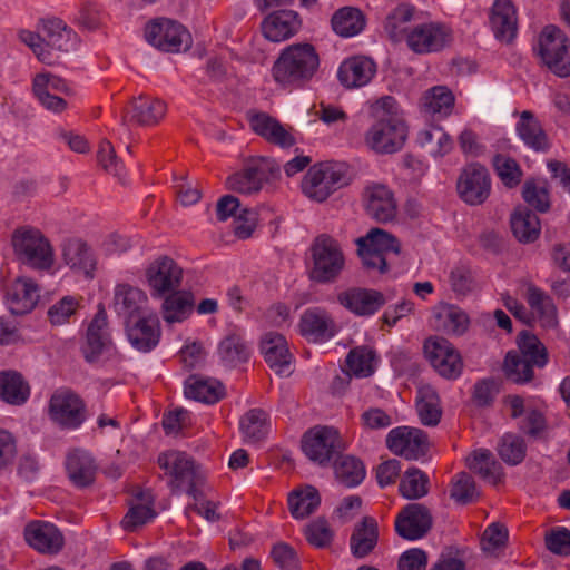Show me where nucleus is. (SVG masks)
<instances>
[{"mask_svg": "<svg viewBox=\"0 0 570 570\" xmlns=\"http://www.w3.org/2000/svg\"><path fill=\"white\" fill-rule=\"evenodd\" d=\"M518 351L507 353L503 362L505 377L517 384L533 380L534 368H542L549 361L544 344L532 333L522 331L517 340Z\"/></svg>", "mask_w": 570, "mask_h": 570, "instance_id": "nucleus-1", "label": "nucleus"}, {"mask_svg": "<svg viewBox=\"0 0 570 570\" xmlns=\"http://www.w3.org/2000/svg\"><path fill=\"white\" fill-rule=\"evenodd\" d=\"M363 267L372 274L384 275L393 258L401 254V243L391 233L375 227L355 240Z\"/></svg>", "mask_w": 570, "mask_h": 570, "instance_id": "nucleus-2", "label": "nucleus"}, {"mask_svg": "<svg viewBox=\"0 0 570 570\" xmlns=\"http://www.w3.org/2000/svg\"><path fill=\"white\" fill-rule=\"evenodd\" d=\"M533 52L542 67L559 78L570 77V38L554 24L540 31Z\"/></svg>", "mask_w": 570, "mask_h": 570, "instance_id": "nucleus-3", "label": "nucleus"}, {"mask_svg": "<svg viewBox=\"0 0 570 570\" xmlns=\"http://www.w3.org/2000/svg\"><path fill=\"white\" fill-rule=\"evenodd\" d=\"M11 244L14 255L23 265L38 271H48L53 266V247L38 228H17L12 234Z\"/></svg>", "mask_w": 570, "mask_h": 570, "instance_id": "nucleus-4", "label": "nucleus"}, {"mask_svg": "<svg viewBox=\"0 0 570 570\" xmlns=\"http://www.w3.org/2000/svg\"><path fill=\"white\" fill-rule=\"evenodd\" d=\"M348 185L344 164L324 161L312 166L302 180L304 194L316 200H326L334 191Z\"/></svg>", "mask_w": 570, "mask_h": 570, "instance_id": "nucleus-5", "label": "nucleus"}, {"mask_svg": "<svg viewBox=\"0 0 570 570\" xmlns=\"http://www.w3.org/2000/svg\"><path fill=\"white\" fill-rule=\"evenodd\" d=\"M47 415L61 430L75 431L87 420L85 401L69 389H57L49 397Z\"/></svg>", "mask_w": 570, "mask_h": 570, "instance_id": "nucleus-6", "label": "nucleus"}, {"mask_svg": "<svg viewBox=\"0 0 570 570\" xmlns=\"http://www.w3.org/2000/svg\"><path fill=\"white\" fill-rule=\"evenodd\" d=\"M281 175V167L275 159L269 157H256L250 159L239 171L229 175L226 179L227 189L253 195L258 193L264 183L273 180Z\"/></svg>", "mask_w": 570, "mask_h": 570, "instance_id": "nucleus-7", "label": "nucleus"}, {"mask_svg": "<svg viewBox=\"0 0 570 570\" xmlns=\"http://www.w3.org/2000/svg\"><path fill=\"white\" fill-rule=\"evenodd\" d=\"M313 268L311 276L320 283L334 281L343 271L345 259L340 244L327 234L318 235L311 247Z\"/></svg>", "mask_w": 570, "mask_h": 570, "instance_id": "nucleus-8", "label": "nucleus"}, {"mask_svg": "<svg viewBox=\"0 0 570 570\" xmlns=\"http://www.w3.org/2000/svg\"><path fill=\"white\" fill-rule=\"evenodd\" d=\"M302 449L309 460L327 465L344 449V442L337 429L316 425L303 435Z\"/></svg>", "mask_w": 570, "mask_h": 570, "instance_id": "nucleus-9", "label": "nucleus"}, {"mask_svg": "<svg viewBox=\"0 0 570 570\" xmlns=\"http://www.w3.org/2000/svg\"><path fill=\"white\" fill-rule=\"evenodd\" d=\"M145 39L153 47L165 52L177 53L193 45L190 32L170 19H157L145 28Z\"/></svg>", "mask_w": 570, "mask_h": 570, "instance_id": "nucleus-10", "label": "nucleus"}, {"mask_svg": "<svg viewBox=\"0 0 570 570\" xmlns=\"http://www.w3.org/2000/svg\"><path fill=\"white\" fill-rule=\"evenodd\" d=\"M492 179L488 168L480 163L466 164L456 179L459 198L470 206L484 204L491 195Z\"/></svg>", "mask_w": 570, "mask_h": 570, "instance_id": "nucleus-11", "label": "nucleus"}, {"mask_svg": "<svg viewBox=\"0 0 570 570\" xmlns=\"http://www.w3.org/2000/svg\"><path fill=\"white\" fill-rule=\"evenodd\" d=\"M423 351L434 371L446 380H456L463 371V360L455 346L444 337L430 336Z\"/></svg>", "mask_w": 570, "mask_h": 570, "instance_id": "nucleus-12", "label": "nucleus"}, {"mask_svg": "<svg viewBox=\"0 0 570 570\" xmlns=\"http://www.w3.org/2000/svg\"><path fill=\"white\" fill-rule=\"evenodd\" d=\"M407 47L415 53L440 52L453 41V31L442 22H424L413 27L406 35Z\"/></svg>", "mask_w": 570, "mask_h": 570, "instance_id": "nucleus-13", "label": "nucleus"}, {"mask_svg": "<svg viewBox=\"0 0 570 570\" xmlns=\"http://www.w3.org/2000/svg\"><path fill=\"white\" fill-rule=\"evenodd\" d=\"M82 353L89 363H105L117 356L108 328L107 314L102 308L88 325Z\"/></svg>", "mask_w": 570, "mask_h": 570, "instance_id": "nucleus-14", "label": "nucleus"}, {"mask_svg": "<svg viewBox=\"0 0 570 570\" xmlns=\"http://www.w3.org/2000/svg\"><path fill=\"white\" fill-rule=\"evenodd\" d=\"M158 464L170 478L174 490H185L196 498L197 471L194 460L185 452L170 450L159 454Z\"/></svg>", "mask_w": 570, "mask_h": 570, "instance_id": "nucleus-15", "label": "nucleus"}, {"mask_svg": "<svg viewBox=\"0 0 570 570\" xmlns=\"http://www.w3.org/2000/svg\"><path fill=\"white\" fill-rule=\"evenodd\" d=\"M407 138V126L404 119L375 120L365 134V144L377 154L399 151Z\"/></svg>", "mask_w": 570, "mask_h": 570, "instance_id": "nucleus-16", "label": "nucleus"}, {"mask_svg": "<svg viewBox=\"0 0 570 570\" xmlns=\"http://www.w3.org/2000/svg\"><path fill=\"white\" fill-rule=\"evenodd\" d=\"M146 282L151 296L163 298L180 287L183 268L173 258L160 256L147 267Z\"/></svg>", "mask_w": 570, "mask_h": 570, "instance_id": "nucleus-17", "label": "nucleus"}, {"mask_svg": "<svg viewBox=\"0 0 570 570\" xmlns=\"http://www.w3.org/2000/svg\"><path fill=\"white\" fill-rule=\"evenodd\" d=\"M386 445L396 455L406 460H417L426 454L429 438L417 428L397 426L389 432Z\"/></svg>", "mask_w": 570, "mask_h": 570, "instance_id": "nucleus-18", "label": "nucleus"}, {"mask_svg": "<svg viewBox=\"0 0 570 570\" xmlns=\"http://www.w3.org/2000/svg\"><path fill=\"white\" fill-rule=\"evenodd\" d=\"M320 66V57L309 42L287 46V81L304 83L313 78Z\"/></svg>", "mask_w": 570, "mask_h": 570, "instance_id": "nucleus-19", "label": "nucleus"}, {"mask_svg": "<svg viewBox=\"0 0 570 570\" xmlns=\"http://www.w3.org/2000/svg\"><path fill=\"white\" fill-rule=\"evenodd\" d=\"M519 293L530 307L532 320L538 318L543 328H556L559 325L558 309L552 298L531 281L519 283Z\"/></svg>", "mask_w": 570, "mask_h": 570, "instance_id": "nucleus-20", "label": "nucleus"}, {"mask_svg": "<svg viewBox=\"0 0 570 570\" xmlns=\"http://www.w3.org/2000/svg\"><path fill=\"white\" fill-rule=\"evenodd\" d=\"M362 199L366 214L375 222L386 224L396 218L397 203L387 186L376 183L367 185Z\"/></svg>", "mask_w": 570, "mask_h": 570, "instance_id": "nucleus-21", "label": "nucleus"}, {"mask_svg": "<svg viewBox=\"0 0 570 570\" xmlns=\"http://www.w3.org/2000/svg\"><path fill=\"white\" fill-rule=\"evenodd\" d=\"M433 518L429 508L421 503L405 505L395 518L396 533L406 540H419L432 528Z\"/></svg>", "mask_w": 570, "mask_h": 570, "instance_id": "nucleus-22", "label": "nucleus"}, {"mask_svg": "<svg viewBox=\"0 0 570 570\" xmlns=\"http://www.w3.org/2000/svg\"><path fill=\"white\" fill-rule=\"evenodd\" d=\"M33 94L39 102L48 110L60 112L67 104L59 95L67 91L68 87L63 79L55 75L43 72L33 78Z\"/></svg>", "mask_w": 570, "mask_h": 570, "instance_id": "nucleus-23", "label": "nucleus"}, {"mask_svg": "<svg viewBox=\"0 0 570 570\" xmlns=\"http://www.w3.org/2000/svg\"><path fill=\"white\" fill-rule=\"evenodd\" d=\"M338 303L358 316H368L385 305L383 293L376 289L350 288L337 295Z\"/></svg>", "mask_w": 570, "mask_h": 570, "instance_id": "nucleus-24", "label": "nucleus"}, {"mask_svg": "<svg viewBox=\"0 0 570 570\" xmlns=\"http://www.w3.org/2000/svg\"><path fill=\"white\" fill-rule=\"evenodd\" d=\"M376 73V63L365 56L346 58L340 66L337 78L348 89L367 85Z\"/></svg>", "mask_w": 570, "mask_h": 570, "instance_id": "nucleus-25", "label": "nucleus"}, {"mask_svg": "<svg viewBox=\"0 0 570 570\" xmlns=\"http://www.w3.org/2000/svg\"><path fill=\"white\" fill-rule=\"evenodd\" d=\"M24 538L30 547L41 553H57L63 546V537L50 522L32 521L24 529Z\"/></svg>", "mask_w": 570, "mask_h": 570, "instance_id": "nucleus-26", "label": "nucleus"}, {"mask_svg": "<svg viewBox=\"0 0 570 570\" xmlns=\"http://www.w3.org/2000/svg\"><path fill=\"white\" fill-rule=\"evenodd\" d=\"M39 287L30 278L19 277L7 289L6 301L12 314L30 313L38 303Z\"/></svg>", "mask_w": 570, "mask_h": 570, "instance_id": "nucleus-27", "label": "nucleus"}, {"mask_svg": "<svg viewBox=\"0 0 570 570\" xmlns=\"http://www.w3.org/2000/svg\"><path fill=\"white\" fill-rule=\"evenodd\" d=\"M148 306L146 293L130 284H118L114 291V308L118 315L128 321L145 314Z\"/></svg>", "mask_w": 570, "mask_h": 570, "instance_id": "nucleus-28", "label": "nucleus"}, {"mask_svg": "<svg viewBox=\"0 0 570 570\" xmlns=\"http://www.w3.org/2000/svg\"><path fill=\"white\" fill-rule=\"evenodd\" d=\"M127 335L135 348L142 352L151 351L160 338L158 316L156 314H144L132 325L128 322Z\"/></svg>", "mask_w": 570, "mask_h": 570, "instance_id": "nucleus-29", "label": "nucleus"}, {"mask_svg": "<svg viewBox=\"0 0 570 570\" xmlns=\"http://www.w3.org/2000/svg\"><path fill=\"white\" fill-rule=\"evenodd\" d=\"M490 24L497 39L510 42L517 35V10L510 0H495L490 14Z\"/></svg>", "mask_w": 570, "mask_h": 570, "instance_id": "nucleus-30", "label": "nucleus"}, {"mask_svg": "<svg viewBox=\"0 0 570 570\" xmlns=\"http://www.w3.org/2000/svg\"><path fill=\"white\" fill-rule=\"evenodd\" d=\"M515 130L519 138L528 148L537 153H546L549 150L551 146L550 139L532 111L524 110L520 114Z\"/></svg>", "mask_w": 570, "mask_h": 570, "instance_id": "nucleus-31", "label": "nucleus"}, {"mask_svg": "<svg viewBox=\"0 0 570 570\" xmlns=\"http://www.w3.org/2000/svg\"><path fill=\"white\" fill-rule=\"evenodd\" d=\"M65 464L67 474L76 487L85 488L94 482L97 465L89 452L80 449L72 450L67 454Z\"/></svg>", "mask_w": 570, "mask_h": 570, "instance_id": "nucleus-32", "label": "nucleus"}, {"mask_svg": "<svg viewBox=\"0 0 570 570\" xmlns=\"http://www.w3.org/2000/svg\"><path fill=\"white\" fill-rule=\"evenodd\" d=\"M41 32L46 49L68 52L76 48L77 35L58 18L42 20Z\"/></svg>", "mask_w": 570, "mask_h": 570, "instance_id": "nucleus-33", "label": "nucleus"}, {"mask_svg": "<svg viewBox=\"0 0 570 570\" xmlns=\"http://www.w3.org/2000/svg\"><path fill=\"white\" fill-rule=\"evenodd\" d=\"M301 333L305 336H312L316 341H326L332 338L338 331V327L332 316L318 308L307 309L301 317Z\"/></svg>", "mask_w": 570, "mask_h": 570, "instance_id": "nucleus-34", "label": "nucleus"}, {"mask_svg": "<svg viewBox=\"0 0 570 570\" xmlns=\"http://www.w3.org/2000/svg\"><path fill=\"white\" fill-rule=\"evenodd\" d=\"M250 129L267 142L285 147V127L274 117L264 111L250 109L246 112Z\"/></svg>", "mask_w": 570, "mask_h": 570, "instance_id": "nucleus-35", "label": "nucleus"}, {"mask_svg": "<svg viewBox=\"0 0 570 570\" xmlns=\"http://www.w3.org/2000/svg\"><path fill=\"white\" fill-rule=\"evenodd\" d=\"M62 258L70 268L92 276L96 261L90 248L81 239H67L62 245Z\"/></svg>", "mask_w": 570, "mask_h": 570, "instance_id": "nucleus-36", "label": "nucleus"}, {"mask_svg": "<svg viewBox=\"0 0 570 570\" xmlns=\"http://www.w3.org/2000/svg\"><path fill=\"white\" fill-rule=\"evenodd\" d=\"M184 392L188 399L214 404L224 396L225 389L217 380L190 375L185 382Z\"/></svg>", "mask_w": 570, "mask_h": 570, "instance_id": "nucleus-37", "label": "nucleus"}, {"mask_svg": "<svg viewBox=\"0 0 570 570\" xmlns=\"http://www.w3.org/2000/svg\"><path fill=\"white\" fill-rule=\"evenodd\" d=\"M379 541V524L373 517H364L351 535V551L357 558L368 556Z\"/></svg>", "mask_w": 570, "mask_h": 570, "instance_id": "nucleus-38", "label": "nucleus"}, {"mask_svg": "<svg viewBox=\"0 0 570 570\" xmlns=\"http://www.w3.org/2000/svg\"><path fill=\"white\" fill-rule=\"evenodd\" d=\"M30 397V385L17 371L0 372V399L11 405H22Z\"/></svg>", "mask_w": 570, "mask_h": 570, "instance_id": "nucleus-39", "label": "nucleus"}, {"mask_svg": "<svg viewBox=\"0 0 570 570\" xmlns=\"http://www.w3.org/2000/svg\"><path fill=\"white\" fill-rule=\"evenodd\" d=\"M166 110V104L163 100L148 96H140L131 102L128 115L130 120L136 121L139 125L153 126L164 118Z\"/></svg>", "mask_w": 570, "mask_h": 570, "instance_id": "nucleus-40", "label": "nucleus"}, {"mask_svg": "<svg viewBox=\"0 0 570 570\" xmlns=\"http://www.w3.org/2000/svg\"><path fill=\"white\" fill-rule=\"evenodd\" d=\"M269 429L268 415L261 409L247 411L239 421V431L247 444L261 443L267 438Z\"/></svg>", "mask_w": 570, "mask_h": 570, "instance_id": "nucleus-41", "label": "nucleus"}, {"mask_svg": "<svg viewBox=\"0 0 570 570\" xmlns=\"http://www.w3.org/2000/svg\"><path fill=\"white\" fill-rule=\"evenodd\" d=\"M435 327L446 334L462 335L469 327V316L460 307L446 303L434 309Z\"/></svg>", "mask_w": 570, "mask_h": 570, "instance_id": "nucleus-42", "label": "nucleus"}, {"mask_svg": "<svg viewBox=\"0 0 570 570\" xmlns=\"http://www.w3.org/2000/svg\"><path fill=\"white\" fill-rule=\"evenodd\" d=\"M250 348L238 331L228 333L218 344V356L225 366L234 367L247 362Z\"/></svg>", "mask_w": 570, "mask_h": 570, "instance_id": "nucleus-43", "label": "nucleus"}, {"mask_svg": "<svg viewBox=\"0 0 570 570\" xmlns=\"http://www.w3.org/2000/svg\"><path fill=\"white\" fill-rule=\"evenodd\" d=\"M163 298V317L167 323L183 322L190 315L194 296L189 291L175 289Z\"/></svg>", "mask_w": 570, "mask_h": 570, "instance_id": "nucleus-44", "label": "nucleus"}, {"mask_svg": "<svg viewBox=\"0 0 570 570\" xmlns=\"http://www.w3.org/2000/svg\"><path fill=\"white\" fill-rule=\"evenodd\" d=\"M379 356L374 347L361 345L350 350L346 356L348 374L356 377H368L376 371Z\"/></svg>", "mask_w": 570, "mask_h": 570, "instance_id": "nucleus-45", "label": "nucleus"}, {"mask_svg": "<svg viewBox=\"0 0 570 570\" xmlns=\"http://www.w3.org/2000/svg\"><path fill=\"white\" fill-rule=\"evenodd\" d=\"M468 466L484 481L497 485L502 482L504 473L501 464L494 460L489 450H476L468 458Z\"/></svg>", "mask_w": 570, "mask_h": 570, "instance_id": "nucleus-46", "label": "nucleus"}, {"mask_svg": "<svg viewBox=\"0 0 570 570\" xmlns=\"http://www.w3.org/2000/svg\"><path fill=\"white\" fill-rule=\"evenodd\" d=\"M332 29L341 37L358 35L366 24L365 16L355 7H343L334 12L331 19Z\"/></svg>", "mask_w": 570, "mask_h": 570, "instance_id": "nucleus-47", "label": "nucleus"}, {"mask_svg": "<svg viewBox=\"0 0 570 570\" xmlns=\"http://www.w3.org/2000/svg\"><path fill=\"white\" fill-rule=\"evenodd\" d=\"M287 503L294 518L304 519L317 509L321 497L316 488L306 484L292 490Z\"/></svg>", "mask_w": 570, "mask_h": 570, "instance_id": "nucleus-48", "label": "nucleus"}, {"mask_svg": "<svg viewBox=\"0 0 570 570\" xmlns=\"http://www.w3.org/2000/svg\"><path fill=\"white\" fill-rule=\"evenodd\" d=\"M455 98L445 86H435L422 97V110L430 116L448 117L454 108Z\"/></svg>", "mask_w": 570, "mask_h": 570, "instance_id": "nucleus-49", "label": "nucleus"}, {"mask_svg": "<svg viewBox=\"0 0 570 570\" xmlns=\"http://www.w3.org/2000/svg\"><path fill=\"white\" fill-rule=\"evenodd\" d=\"M136 503H134L125 518L122 519V527L125 530L132 531L151 521L156 513L153 509L154 498L150 491L139 490L135 494Z\"/></svg>", "mask_w": 570, "mask_h": 570, "instance_id": "nucleus-50", "label": "nucleus"}, {"mask_svg": "<svg viewBox=\"0 0 570 570\" xmlns=\"http://www.w3.org/2000/svg\"><path fill=\"white\" fill-rule=\"evenodd\" d=\"M416 409L423 425L435 426L439 424L442 410L440 397L431 385H422L417 391Z\"/></svg>", "mask_w": 570, "mask_h": 570, "instance_id": "nucleus-51", "label": "nucleus"}, {"mask_svg": "<svg viewBox=\"0 0 570 570\" xmlns=\"http://www.w3.org/2000/svg\"><path fill=\"white\" fill-rule=\"evenodd\" d=\"M511 229L519 242L532 243L540 235L541 224L535 213L519 208L511 216Z\"/></svg>", "mask_w": 570, "mask_h": 570, "instance_id": "nucleus-52", "label": "nucleus"}, {"mask_svg": "<svg viewBox=\"0 0 570 570\" xmlns=\"http://www.w3.org/2000/svg\"><path fill=\"white\" fill-rule=\"evenodd\" d=\"M261 350L271 370L282 379L285 370V338L282 334L268 332L261 342Z\"/></svg>", "mask_w": 570, "mask_h": 570, "instance_id": "nucleus-53", "label": "nucleus"}, {"mask_svg": "<svg viewBox=\"0 0 570 570\" xmlns=\"http://www.w3.org/2000/svg\"><path fill=\"white\" fill-rule=\"evenodd\" d=\"M429 476L419 469H409L401 479L399 491L407 500H416L429 493Z\"/></svg>", "mask_w": 570, "mask_h": 570, "instance_id": "nucleus-54", "label": "nucleus"}, {"mask_svg": "<svg viewBox=\"0 0 570 570\" xmlns=\"http://www.w3.org/2000/svg\"><path fill=\"white\" fill-rule=\"evenodd\" d=\"M336 478L346 487H354L362 482L365 469L361 460L351 455H341L334 465Z\"/></svg>", "mask_w": 570, "mask_h": 570, "instance_id": "nucleus-55", "label": "nucleus"}, {"mask_svg": "<svg viewBox=\"0 0 570 570\" xmlns=\"http://www.w3.org/2000/svg\"><path fill=\"white\" fill-rule=\"evenodd\" d=\"M414 11L413 6L402 3L387 14L384 30L393 41H400L405 36V24L412 20Z\"/></svg>", "mask_w": 570, "mask_h": 570, "instance_id": "nucleus-56", "label": "nucleus"}, {"mask_svg": "<svg viewBox=\"0 0 570 570\" xmlns=\"http://www.w3.org/2000/svg\"><path fill=\"white\" fill-rule=\"evenodd\" d=\"M492 165L505 187L514 188L521 183L523 171L518 161L512 157L498 154L493 157Z\"/></svg>", "mask_w": 570, "mask_h": 570, "instance_id": "nucleus-57", "label": "nucleus"}, {"mask_svg": "<svg viewBox=\"0 0 570 570\" xmlns=\"http://www.w3.org/2000/svg\"><path fill=\"white\" fill-rule=\"evenodd\" d=\"M450 497L459 504H469L478 500L479 492L474 479L466 472L453 476Z\"/></svg>", "mask_w": 570, "mask_h": 570, "instance_id": "nucleus-58", "label": "nucleus"}, {"mask_svg": "<svg viewBox=\"0 0 570 570\" xmlns=\"http://www.w3.org/2000/svg\"><path fill=\"white\" fill-rule=\"evenodd\" d=\"M525 443L517 435L505 434L499 444V455L508 464L517 465L525 458Z\"/></svg>", "mask_w": 570, "mask_h": 570, "instance_id": "nucleus-59", "label": "nucleus"}, {"mask_svg": "<svg viewBox=\"0 0 570 570\" xmlns=\"http://www.w3.org/2000/svg\"><path fill=\"white\" fill-rule=\"evenodd\" d=\"M304 534L307 542L316 548L328 547L334 537L333 530L324 518L309 522L304 529Z\"/></svg>", "mask_w": 570, "mask_h": 570, "instance_id": "nucleus-60", "label": "nucleus"}, {"mask_svg": "<svg viewBox=\"0 0 570 570\" xmlns=\"http://www.w3.org/2000/svg\"><path fill=\"white\" fill-rule=\"evenodd\" d=\"M520 430L530 438L543 439L547 436L548 423L544 414L537 409H528L519 424Z\"/></svg>", "mask_w": 570, "mask_h": 570, "instance_id": "nucleus-61", "label": "nucleus"}, {"mask_svg": "<svg viewBox=\"0 0 570 570\" xmlns=\"http://www.w3.org/2000/svg\"><path fill=\"white\" fill-rule=\"evenodd\" d=\"M508 530L503 524L492 523L483 532L481 546L484 552L497 556L498 551L505 547Z\"/></svg>", "mask_w": 570, "mask_h": 570, "instance_id": "nucleus-62", "label": "nucleus"}, {"mask_svg": "<svg viewBox=\"0 0 570 570\" xmlns=\"http://www.w3.org/2000/svg\"><path fill=\"white\" fill-rule=\"evenodd\" d=\"M523 199L539 212H547L550 207L549 191L546 184L527 181L523 186Z\"/></svg>", "mask_w": 570, "mask_h": 570, "instance_id": "nucleus-63", "label": "nucleus"}, {"mask_svg": "<svg viewBox=\"0 0 570 570\" xmlns=\"http://www.w3.org/2000/svg\"><path fill=\"white\" fill-rule=\"evenodd\" d=\"M544 543L547 549L552 553L560 556H569L570 531L563 527L552 529L546 533Z\"/></svg>", "mask_w": 570, "mask_h": 570, "instance_id": "nucleus-64", "label": "nucleus"}]
</instances>
